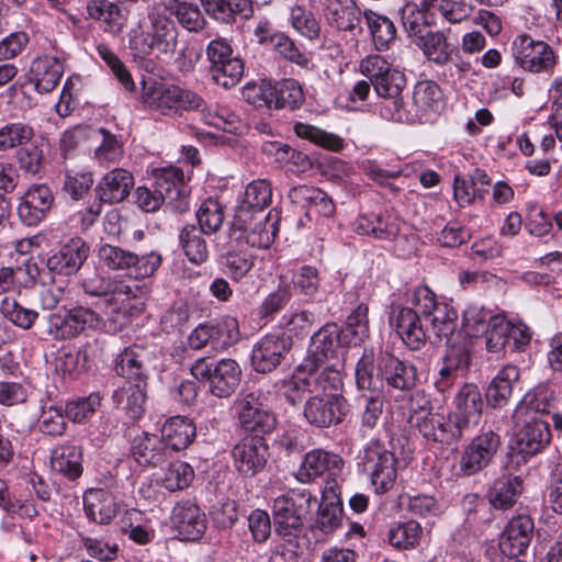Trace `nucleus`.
Wrapping results in <instances>:
<instances>
[{
	"mask_svg": "<svg viewBox=\"0 0 562 562\" xmlns=\"http://www.w3.org/2000/svg\"><path fill=\"white\" fill-rule=\"evenodd\" d=\"M359 69L371 81L375 93L384 99L379 108L381 117L394 122H409L411 116L403 108L402 98L406 86L405 75L380 55L364 57Z\"/></svg>",
	"mask_w": 562,
	"mask_h": 562,
	"instance_id": "nucleus-1",
	"label": "nucleus"
},
{
	"mask_svg": "<svg viewBox=\"0 0 562 562\" xmlns=\"http://www.w3.org/2000/svg\"><path fill=\"white\" fill-rule=\"evenodd\" d=\"M178 36V27L170 16L149 12L147 21H140L131 30L128 47L136 57H147L154 53L172 56L179 44Z\"/></svg>",
	"mask_w": 562,
	"mask_h": 562,
	"instance_id": "nucleus-2",
	"label": "nucleus"
},
{
	"mask_svg": "<svg viewBox=\"0 0 562 562\" xmlns=\"http://www.w3.org/2000/svg\"><path fill=\"white\" fill-rule=\"evenodd\" d=\"M153 187H138L135 191V203L143 211L155 212L164 203L177 213L189 210V196L180 168L171 166L160 169L155 175Z\"/></svg>",
	"mask_w": 562,
	"mask_h": 562,
	"instance_id": "nucleus-3",
	"label": "nucleus"
},
{
	"mask_svg": "<svg viewBox=\"0 0 562 562\" xmlns=\"http://www.w3.org/2000/svg\"><path fill=\"white\" fill-rule=\"evenodd\" d=\"M102 323L100 314L87 306H63L46 316L45 333L53 340H70L100 329Z\"/></svg>",
	"mask_w": 562,
	"mask_h": 562,
	"instance_id": "nucleus-4",
	"label": "nucleus"
},
{
	"mask_svg": "<svg viewBox=\"0 0 562 562\" xmlns=\"http://www.w3.org/2000/svg\"><path fill=\"white\" fill-rule=\"evenodd\" d=\"M317 498L308 490H290L273 501L272 515L276 532L283 537H297L304 518Z\"/></svg>",
	"mask_w": 562,
	"mask_h": 562,
	"instance_id": "nucleus-5",
	"label": "nucleus"
},
{
	"mask_svg": "<svg viewBox=\"0 0 562 562\" xmlns=\"http://www.w3.org/2000/svg\"><path fill=\"white\" fill-rule=\"evenodd\" d=\"M407 303L416 307L420 315L430 322L438 338H450L457 335V310L437 295L426 285L417 286L407 294Z\"/></svg>",
	"mask_w": 562,
	"mask_h": 562,
	"instance_id": "nucleus-6",
	"label": "nucleus"
},
{
	"mask_svg": "<svg viewBox=\"0 0 562 562\" xmlns=\"http://www.w3.org/2000/svg\"><path fill=\"white\" fill-rule=\"evenodd\" d=\"M146 106L162 115H175L182 111L203 109L204 100L196 92L176 85L154 83L145 87L143 94Z\"/></svg>",
	"mask_w": 562,
	"mask_h": 562,
	"instance_id": "nucleus-7",
	"label": "nucleus"
},
{
	"mask_svg": "<svg viewBox=\"0 0 562 562\" xmlns=\"http://www.w3.org/2000/svg\"><path fill=\"white\" fill-rule=\"evenodd\" d=\"M205 54L210 63L209 75L214 83L229 89L240 81L245 65L243 59L234 54L231 41L222 36L210 41Z\"/></svg>",
	"mask_w": 562,
	"mask_h": 562,
	"instance_id": "nucleus-8",
	"label": "nucleus"
},
{
	"mask_svg": "<svg viewBox=\"0 0 562 562\" xmlns=\"http://www.w3.org/2000/svg\"><path fill=\"white\" fill-rule=\"evenodd\" d=\"M347 335L336 323H327L311 337L306 357L302 361V368L313 370L316 366H323L330 361H339L345 350Z\"/></svg>",
	"mask_w": 562,
	"mask_h": 562,
	"instance_id": "nucleus-9",
	"label": "nucleus"
},
{
	"mask_svg": "<svg viewBox=\"0 0 562 562\" xmlns=\"http://www.w3.org/2000/svg\"><path fill=\"white\" fill-rule=\"evenodd\" d=\"M471 363V340L462 331L447 338V350L442 358V367L435 382L436 389L445 393L458 379H462Z\"/></svg>",
	"mask_w": 562,
	"mask_h": 562,
	"instance_id": "nucleus-10",
	"label": "nucleus"
},
{
	"mask_svg": "<svg viewBox=\"0 0 562 562\" xmlns=\"http://www.w3.org/2000/svg\"><path fill=\"white\" fill-rule=\"evenodd\" d=\"M512 52L516 63L526 71L553 72L558 57L552 47L529 34L518 35L512 43Z\"/></svg>",
	"mask_w": 562,
	"mask_h": 562,
	"instance_id": "nucleus-11",
	"label": "nucleus"
},
{
	"mask_svg": "<svg viewBox=\"0 0 562 562\" xmlns=\"http://www.w3.org/2000/svg\"><path fill=\"white\" fill-rule=\"evenodd\" d=\"M278 232L277 215L268 213L251 214L239 228L235 226V215L229 224L228 236L237 243H245L254 248H268L274 240Z\"/></svg>",
	"mask_w": 562,
	"mask_h": 562,
	"instance_id": "nucleus-12",
	"label": "nucleus"
},
{
	"mask_svg": "<svg viewBox=\"0 0 562 562\" xmlns=\"http://www.w3.org/2000/svg\"><path fill=\"white\" fill-rule=\"evenodd\" d=\"M291 348L292 339L289 335L267 334L254 345L250 364L258 373H271L286 359Z\"/></svg>",
	"mask_w": 562,
	"mask_h": 562,
	"instance_id": "nucleus-13",
	"label": "nucleus"
},
{
	"mask_svg": "<svg viewBox=\"0 0 562 562\" xmlns=\"http://www.w3.org/2000/svg\"><path fill=\"white\" fill-rule=\"evenodd\" d=\"M90 248L81 237H72L59 246L45 260L46 269L53 276L76 274L88 259Z\"/></svg>",
	"mask_w": 562,
	"mask_h": 562,
	"instance_id": "nucleus-14",
	"label": "nucleus"
},
{
	"mask_svg": "<svg viewBox=\"0 0 562 562\" xmlns=\"http://www.w3.org/2000/svg\"><path fill=\"white\" fill-rule=\"evenodd\" d=\"M294 384H300L310 393H323L325 396H341L342 376L337 363L316 366L313 370L302 368V363L294 373Z\"/></svg>",
	"mask_w": 562,
	"mask_h": 562,
	"instance_id": "nucleus-15",
	"label": "nucleus"
},
{
	"mask_svg": "<svg viewBox=\"0 0 562 562\" xmlns=\"http://www.w3.org/2000/svg\"><path fill=\"white\" fill-rule=\"evenodd\" d=\"M363 468L370 474L376 492L385 493L393 487L396 480L395 457L378 441L371 442L366 449Z\"/></svg>",
	"mask_w": 562,
	"mask_h": 562,
	"instance_id": "nucleus-16",
	"label": "nucleus"
},
{
	"mask_svg": "<svg viewBox=\"0 0 562 562\" xmlns=\"http://www.w3.org/2000/svg\"><path fill=\"white\" fill-rule=\"evenodd\" d=\"M255 35L261 45L271 47L281 58L303 69H312V58L285 33L269 29L268 23H260Z\"/></svg>",
	"mask_w": 562,
	"mask_h": 562,
	"instance_id": "nucleus-17",
	"label": "nucleus"
},
{
	"mask_svg": "<svg viewBox=\"0 0 562 562\" xmlns=\"http://www.w3.org/2000/svg\"><path fill=\"white\" fill-rule=\"evenodd\" d=\"M420 312L416 307L396 305L392 307L390 324L395 327L403 342L412 350H419L425 346L428 334L424 326Z\"/></svg>",
	"mask_w": 562,
	"mask_h": 562,
	"instance_id": "nucleus-18",
	"label": "nucleus"
},
{
	"mask_svg": "<svg viewBox=\"0 0 562 562\" xmlns=\"http://www.w3.org/2000/svg\"><path fill=\"white\" fill-rule=\"evenodd\" d=\"M148 353L139 345L121 350L113 360V370L131 385L147 384L149 378Z\"/></svg>",
	"mask_w": 562,
	"mask_h": 562,
	"instance_id": "nucleus-19",
	"label": "nucleus"
},
{
	"mask_svg": "<svg viewBox=\"0 0 562 562\" xmlns=\"http://www.w3.org/2000/svg\"><path fill=\"white\" fill-rule=\"evenodd\" d=\"M376 364L383 376V384L392 390L411 391L417 383V369L387 351L376 356Z\"/></svg>",
	"mask_w": 562,
	"mask_h": 562,
	"instance_id": "nucleus-20",
	"label": "nucleus"
},
{
	"mask_svg": "<svg viewBox=\"0 0 562 562\" xmlns=\"http://www.w3.org/2000/svg\"><path fill=\"white\" fill-rule=\"evenodd\" d=\"M272 199V188L268 180L258 179L248 183L235 210V226L239 228L251 214L265 213Z\"/></svg>",
	"mask_w": 562,
	"mask_h": 562,
	"instance_id": "nucleus-21",
	"label": "nucleus"
},
{
	"mask_svg": "<svg viewBox=\"0 0 562 562\" xmlns=\"http://www.w3.org/2000/svg\"><path fill=\"white\" fill-rule=\"evenodd\" d=\"M171 522L182 540H199L206 529V517L201 508L191 501L176 504L171 514Z\"/></svg>",
	"mask_w": 562,
	"mask_h": 562,
	"instance_id": "nucleus-22",
	"label": "nucleus"
},
{
	"mask_svg": "<svg viewBox=\"0 0 562 562\" xmlns=\"http://www.w3.org/2000/svg\"><path fill=\"white\" fill-rule=\"evenodd\" d=\"M324 16L327 24L338 32H362L363 11L355 0H325Z\"/></svg>",
	"mask_w": 562,
	"mask_h": 562,
	"instance_id": "nucleus-23",
	"label": "nucleus"
},
{
	"mask_svg": "<svg viewBox=\"0 0 562 562\" xmlns=\"http://www.w3.org/2000/svg\"><path fill=\"white\" fill-rule=\"evenodd\" d=\"M53 203V193L46 184L32 186L21 199L19 217L26 226H36L46 217Z\"/></svg>",
	"mask_w": 562,
	"mask_h": 562,
	"instance_id": "nucleus-24",
	"label": "nucleus"
},
{
	"mask_svg": "<svg viewBox=\"0 0 562 562\" xmlns=\"http://www.w3.org/2000/svg\"><path fill=\"white\" fill-rule=\"evenodd\" d=\"M533 531L535 524L529 515L513 517L502 533L501 551L513 558L525 553L532 540Z\"/></svg>",
	"mask_w": 562,
	"mask_h": 562,
	"instance_id": "nucleus-25",
	"label": "nucleus"
},
{
	"mask_svg": "<svg viewBox=\"0 0 562 562\" xmlns=\"http://www.w3.org/2000/svg\"><path fill=\"white\" fill-rule=\"evenodd\" d=\"M232 412L239 422H278L279 415L273 411L268 394L252 391L238 396Z\"/></svg>",
	"mask_w": 562,
	"mask_h": 562,
	"instance_id": "nucleus-26",
	"label": "nucleus"
},
{
	"mask_svg": "<svg viewBox=\"0 0 562 562\" xmlns=\"http://www.w3.org/2000/svg\"><path fill=\"white\" fill-rule=\"evenodd\" d=\"M266 451L261 437H247L233 449L234 465L240 474L251 477L265 468Z\"/></svg>",
	"mask_w": 562,
	"mask_h": 562,
	"instance_id": "nucleus-27",
	"label": "nucleus"
},
{
	"mask_svg": "<svg viewBox=\"0 0 562 562\" xmlns=\"http://www.w3.org/2000/svg\"><path fill=\"white\" fill-rule=\"evenodd\" d=\"M352 227L357 234L378 240H393L401 231L398 220L387 212L361 214Z\"/></svg>",
	"mask_w": 562,
	"mask_h": 562,
	"instance_id": "nucleus-28",
	"label": "nucleus"
},
{
	"mask_svg": "<svg viewBox=\"0 0 562 562\" xmlns=\"http://www.w3.org/2000/svg\"><path fill=\"white\" fill-rule=\"evenodd\" d=\"M133 187L132 172L123 168H115L101 178L94 191L98 200L113 204L124 201Z\"/></svg>",
	"mask_w": 562,
	"mask_h": 562,
	"instance_id": "nucleus-29",
	"label": "nucleus"
},
{
	"mask_svg": "<svg viewBox=\"0 0 562 562\" xmlns=\"http://www.w3.org/2000/svg\"><path fill=\"white\" fill-rule=\"evenodd\" d=\"M341 467L342 459L338 454L315 449L306 453L295 477L302 483H310L325 472L336 475Z\"/></svg>",
	"mask_w": 562,
	"mask_h": 562,
	"instance_id": "nucleus-30",
	"label": "nucleus"
},
{
	"mask_svg": "<svg viewBox=\"0 0 562 562\" xmlns=\"http://www.w3.org/2000/svg\"><path fill=\"white\" fill-rule=\"evenodd\" d=\"M31 80L38 93H48L59 83L64 74L63 60L57 56L43 55L34 58L30 69Z\"/></svg>",
	"mask_w": 562,
	"mask_h": 562,
	"instance_id": "nucleus-31",
	"label": "nucleus"
},
{
	"mask_svg": "<svg viewBox=\"0 0 562 562\" xmlns=\"http://www.w3.org/2000/svg\"><path fill=\"white\" fill-rule=\"evenodd\" d=\"M347 413L348 403L342 396H313L303 411L306 422H342Z\"/></svg>",
	"mask_w": 562,
	"mask_h": 562,
	"instance_id": "nucleus-32",
	"label": "nucleus"
},
{
	"mask_svg": "<svg viewBox=\"0 0 562 562\" xmlns=\"http://www.w3.org/2000/svg\"><path fill=\"white\" fill-rule=\"evenodd\" d=\"M549 424H515L510 443L525 454L541 452L551 441Z\"/></svg>",
	"mask_w": 562,
	"mask_h": 562,
	"instance_id": "nucleus-33",
	"label": "nucleus"
},
{
	"mask_svg": "<svg viewBox=\"0 0 562 562\" xmlns=\"http://www.w3.org/2000/svg\"><path fill=\"white\" fill-rule=\"evenodd\" d=\"M553 408L547 391L527 393L517 405L514 418L518 422H543V417L550 415L553 422H562V415Z\"/></svg>",
	"mask_w": 562,
	"mask_h": 562,
	"instance_id": "nucleus-34",
	"label": "nucleus"
},
{
	"mask_svg": "<svg viewBox=\"0 0 562 562\" xmlns=\"http://www.w3.org/2000/svg\"><path fill=\"white\" fill-rule=\"evenodd\" d=\"M241 379V369L233 359H222L213 368L210 378V392L220 398L228 397L238 387Z\"/></svg>",
	"mask_w": 562,
	"mask_h": 562,
	"instance_id": "nucleus-35",
	"label": "nucleus"
},
{
	"mask_svg": "<svg viewBox=\"0 0 562 562\" xmlns=\"http://www.w3.org/2000/svg\"><path fill=\"white\" fill-rule=\"evenodd\" d=\"M356 386L360 394H382L384 390L383 376L376 364V356L372 349H364L358 360L356 370Z\"/></svg>",
	"mask_w": 562,
	"mask_h": 562,
	"instance_id": "nucleus-36",
	"label": "nucleus"
},
{
	"mask_svg": "<svg viewBox=\"0 0 562 562\" xmlns=\"http://www.w3.org/2000/svg\"><path fill=\"white\" fill-rule=\"evenodd\" d=\"M206 14L218 23L233 24L252 15L250 0H200Z\"/></svg>",
	"mask_w": 562,
	"mask_h": 562,
	"instance_id": "nucleus-37",
	"label": "nucleus"
},
{
	"mask_svg": "<svg viewBox=\"0 0 562 562\" xmlns=\"http://www.w3.org/2000/svg\"><path fill=\"white\" fill-rule=\"evenodd\" d=\"M133 456L144 467H158L167 460V450L161 436L144 431L133 441Z\"/></svg>",
	"mask_w": 562,
	"mask_h": 562,
	"instance_id": "nucleus-38",
	"label": "nucleus"
},
{
	"mask_svg": "<svg viewBox=\"0 0 562 562\" xmlns=\"http://www.w3.org/2000/svg\"><path fill=\"white\" fill-rule=\"evenodd\" d=\"M87 517L100 525L109 524L116 516V504L112 494L105 490H89L83 495Z\"/></svg>",
	"mask_w": 562,
	"mask_h": 562,
	"instance_id": "nucleus-39",
	"label": "nucleus"
},
{
	"mask_svg": "<svg viewBox=\"0 0 562 562\" xmlns=\"http://www.w3.org/2000/svg\"><path fill=\"white\" fill-rule=\"evenodd\" d=\"M520 476L503 475L495 480L487 492L490 504L497 509L512 507L521 494Z\"/></svg>",
	"mask_w": 562,
	"mask_h": 562,
	"instance_id": "nucleus-40",
	"label": "nucleus"
},
{
	"mask_svg": "<svg viewBox=\"0 0 562 562\" xmlns=\"http://www.w3.org/2000/svg\"><path fill=\"white\" fill-rule=\"evenodd\" d=\"M363 19L378 50H385L396 38V27L386 15L371 9L363 10Z\"/></svg>",
	"mask_w": 562,
	"mask_h": 562,
	"instance_id": "nucleus-41",
	"label": "nucleus"
},
{
	"mask_svg": "<svg viewBox=\"0 0 562 562\" xmlns=\"http://www.w3.org/2000/svg\"><path fill=\"white\" fill-rule=\"evenodd\" d=\"M86 10L90 19L105 24V31L111 33L121 32L126 21L122 8L109 0H90Z\"/></svg>",
	"mask_w": 562,
	"mask_h": 562,
	"instance_id": "nucleus-42",
	"label": "nucleus"
},
{
	"mask_svg": "<svg viewBox=\"0 0 562 562\" xmlns=\"http://www.w3.org/2000/svg\"><path fill=\"white\" fill-rule=\"evenodd\" d=\"M292 130L299 138L307 140L324 149L339 153L345 148V140L340 136L315 125L294 121L292 123Z\"/></svg>",
	"mask_w": 562,
	"mask_h": 562,
	"instance_id": "nucleus-43",
	"label": "nucleus"
},
{
	"mask_svg": "<svg viewBox=\"0 0 562 562\" xmlns=\"http://www.w3.org/2000/svg\"><path fill=\"white\" fill-rule=\"evenodd\" d=\"M82 452L76 446H59L50 454L52 469L75 481L82 474Z\"/></svg>",
	"mask_w": 562,
	"mask_h": 562,
	"instance_id": "nucleus-44",
	"label": "nucleus"
},
{
	"mask_svg": "<svg viewBox=\"0 0 562 562\" xmlns=\"http://www.w3.org/2000/svg\"><path fill=\"white\" fill-rule=\"evenodd\" d=\"M454 416L458 422L477 420L481 417L483 400L476 385L465 383L454 400Z\"/></svg>",
	"mask_w": 562,
	"mask_h": 562,
	"instance_id": "nucleus-45",
	"label": "nucleus"
},
{
	"mask_svg": "<svg viewBox=\"0 0 562 562\" xmlns=\"http://www.w3.org/2000/svg\"><path fill=\"white\" fill-rule=\"evenodd\" d=\"M342 521V505L336 497L325 496L318 506V512L314 524L311 527L312 532H321L322 536L333 533Z\"/></svg>",
	"mask_w": 562,
	"mask_h": 562,
	"instance_id": "nucleus-46",
	"label": "nucleus"
},
{
	"mask_svg": "<svg viewBox=\"0 0 562 562\" xmlns=\"http://www.w3.org/2000/svg\"><path fill=\"white\" fill-rule=\"evenodd\" d=\"M519 370L515 366H506L498 371L490 383L486 393L488 402L494 407H501L507 403L513 393L514 385L519 380Z\"/></svg>",
	"mask_w": 562,
	"mask_h": 562,
	"instance_id": "nucleus-47",
	"label": "nucleus"
},
{
	"mask_svg": "<svg viewBox=\"0 0 562 562\" xmlns=\"http://www.w3.org/2000/svg\"><path fill=\"white\" fill-rule=\"evenodd\" d=\"M100 407V394L91 393L87 397L68 402L65 407L57 406L55 411L57 417H66L69 422H83L85 419L101 418L99 416Z\"/></svg>",
	"mask_w": 562,
	"mask_h": 562,
	"instance_id": "nucleus-48",
	"label": "nucleus"
},
{
	"mask_svg": "<svg viewBox=\"0 0 562 562\" xmlns=\"http://www.w3.org/2000/svg\"><path fill=\"white\" fill-rule=\"evenodd\" d=\"M431 10L430 0L408 1L401 9L402 24L409 36H422L429 25L428 12Z\"/></svg>",
	"mask_w": 562,
	"mask_h": 562,
	"instance_id": "nucleus-49",
	"label": "nucleus"
},
{
	"mask_svg": "<svg viewBox=\"0 0 562 562\" xmlns=\"http://www.w3.org/2000/svg\"><path fill=\"white\" fill-rule=\"evenodd\" d=\"M305 102L303 88L295 79L288 78L273 82L272 109H300Z\"/></svg>",
	"mask_w": 562,
	"mask_h": 562,
	"instance_id": "nucleus-50",
	"label": "nucleus"
},
{
	"mask_svg": "<svg viewBox=\"0 0 562 562\" xmlns=\"http://www.w3.org/2000/svg\"><path fill=\"white\" fill-rule=\"evenodd\" d=\"M203 232L194 224L183 226L179 234V243L188 260L194 265H202L209 258V249Z\"/></svg>",
	"mask_w": 562,
	"mask_h": 562,
	"instance_id": "nucleus-51",
	"label": "nucleus"
},
{
	"mask_svg": "<svg viewBox=\"0 0 562 562\" xmlns=\"http://www.w3.org/2000/svg\"><path fill=\"white\" fill-rule=\"evenodd\" d=\"M423 529L416 520L398 521L387 531L389 543L398 550H411L419 544Z\"/></svg>",
	"mask_w": 562,
	"mask_h": 562,
	"instance_id": "nucleus-52",
	"label": "nucleus"
},
{
	"mask_svg": "<svg viewBox=\"0 0 562 562\" xmlns=\"http://www.w3.org/2000/svg\"><path fill=\"white\" fill-rule=\"evenodd\" d=\"M423 52L427 59L438 66L449 65L456 45L448 42L441 32H428L422 35Z\"/></svg>",
	"mask_w": 562,
	"mask_h": 562,
	"instance_id": "nucleus-53",
	"label": "nucleus"
},
{
	"mask_svg": "<svg viewBox=\"0 0 562 562\" xmlns=\"http://www.w3.org/2000/svg\"><path fill=\"white\" fill-rule=\"evenodd\" d=\"M169 13L187 31L200 33L206 25V20L198 4L175 0L168 7Z\"/></svg>",
	"mask_w": 562,
	"mask_h": 562,
	"instance_id": "nucleus-54",
	"label": "nucleus"
},
{
	"mask_svg": "<svg viewBox=\"0 0 562 562\" xmlns=\"http://www.w3.org/2000/svg\"><path fill=\"white\" fill-rule=\"evenodd\" d=\"M45 144L44 140H34L22 146L15 151V160L20 170L24 173L40 175L45 165Z\"/></svg>",
	"mask_w": 562,
	"mask_h": 562,
	"instance_id": "nucleus-55",
	"label": "nucleus"
},
{
	"mask_svg": "<svg viewBox=\"0 0 562 562\" xmlns=\"http://www.w3.org/2000/svg\"><path fill=\"white\" fill-rule=\"evenodd\" d=\"M195 217L200 231L205 235L215 234L224 223V206L217 200L207 199L200 204Z\"/></svg>",
	"mask_w": 562,
	"mask_h": 562,
	"instance_id": "nucleus-56",
	"label": "nucleus"
},
{
	"mask_svg": "<svg viewBox=\"0 0 562 562\" xmlns=\"http://www.w3.org/2000/svg\"><path fill=\"white\" fill-rule=\"evenodd\" d=\"M35 136L34 128L22 122L7 123L0 127V151L21 148Z\"/></svg>",
	"mask_w": 562,
	"mask_h": 562,
	"instance_id": "nucleus-57",
	"label": "nucleus"
},
{
	"mask_svg": "<svg viewBox=\"0 0 562 562\" xmlns=\"http://www.w3.org/2000/svg\"><path fill=\"white\" fill-rule=\"evenodd\" d=\"M494 317L490 310L475 304L469 305L462 314L463 335L467 338L483 336Z\"/></svg>",
	"mask_w": 562,
	"mask_h": 562,
	"instance_id": "nucleus-58",
	"label": "nucleus"
},
{
	"mask_svg": "<svg viewBox=\"0 0 562 562\" xmlns=\"http://www.w3.org/2000/svg\"><path fill=\"white\" fill-rule=\"evenodd\" d=\"M413 102L422 114L436 112L442 103V91L434 81H420L414 88Z\"/></svg>",
	"mask_w": 562,
	"mask_h": 562,
	"instance_id": "nucleus-59",
	"label": "nucleus"
},
{
	"mask_svg": "<svg viewBox=\"0 0 562 562\" xmlns=\"http://www.w3.org/2000/svg\"><path fill=\"white\" fill-rule=\"evenodd\" d=\"M196 435L195 424H164L160 436L172 450L180 451L189 447Z\"/></svg>",
	"mask_w": 562,
	"mask_h": 562,
	"instance_id": "nucleus-60",
	"label": "nucleus"
},
{
	"mask_svg": "<svg viewBox=\"0 0 562 562\" xmlns=\"http://www.w3.org/2000/svg\"><path fill=\"white\" fill-rule=\"evenodd\" d=\"M289 22L292 27L303 37L315 41L321 35V23L315 14L302 5L292 7Z\"/></svg>",
	"mask_w": 562,
	"mask_h": 562,
	"instance_id": "nucleus-61",
	"label": "nucleus"
},
{
	"mask_svg": "<svg viewBox=\"0 0 562 562\" xmlns=\"http://www.w3.org/2000/svg\"><path fill=\"white\" fill-rule=\"evenodd\" d=\"M0 312L3 317L10 321L14 326L27 330L31 329L38 312L23 306L20 302L11 297H4L0 305Z\"/></svg>",
	"mask_w": 562,
	"mask_h": 562,
	"instance_id": "nucleus-62",
	"label": "nucleus"
},
{
	"mask_svg": "<svg viewBox=\"0 0 562 562\" xmlns=\"http://www.w3.org/2000/svg\"><path fill=\"white\" fill-rule=\"evenodd\" d=\"M98 257L103 266L113 271H130L133 260L136 259L134 251L110 244L99 247Z\"/></svg>",
	"mask_w": 562,
	"mask_h": 562,
	"instance_id": "nucleus-63",
	"label": "nucleus"
},
{
	"mask_svg": "<svg viewBox=\"0 0 562 562\" xmlns=\"http://www.w3.org/2000/svg\"><path fill=\"white\" fill-rule=\"evenodd\" d=\"M322 278L319 271L312 266H302L293 277L294 289L299 291L306 301H312L321 293Z\"/></svg>",
	"mask_w": 562,
	"mask_h": 562,
	"instance_id": "nucleus-64",
	"label": "nucleus"
}]
</instances>
